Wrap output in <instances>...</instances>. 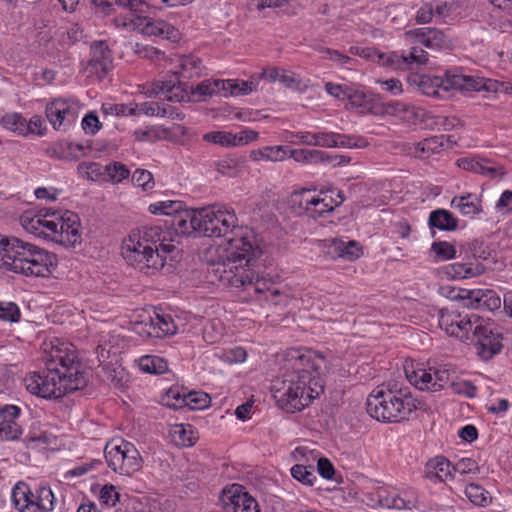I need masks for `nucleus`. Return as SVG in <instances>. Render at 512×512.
<instances>
[{
    "instance_id": "f257e3e1",
    "label": "nucleus",
    "mask_w": 512,
    "mask_h": 512,
    "mask_svg": "<svg viewBox=\"0 0 512 512\" xmlns=\"http://www.w3.org/2000/svg\"><path fill=\"white\" fill-rule=\"evenodd\" d=\"M34 395L44 399H58L68 393L86 388L89 373L70 350L55 336L38 332L34 337Z\"/></svg>"
},
{
    "instance_id": "f03ea898",
    "label": "nucleus",
    "mask_w": 512,
    "mask_h": 512,
    "mask_svg": "<svg viewBox=\"0 0 512 512\" xmlns=\"http://www.w3.org/2000/svg\"><path fill=\"white\" fill-rule=\"evenodd\" d=\"M287 370L272 386V396L277 406L287 413L300 412L324 392L321 378L325 357L308 348H291L286 353Z\"/></svg>"
},
{
    "instance_id": "7ed1b4c3",
    "label": "nucleus",
    "mask_w": 512,
    "mask_h": 512,
    "mask_svg": "<svg viewBox=\"0 0 512 512\" xmlns=\"http://www.w3.org/2000/svg\"><path fill=\"white\" fill-rule=\"evenodd\" d=\"M167 232L160 226L145 228L141 236H129L124 239L121 254L128 265L139 271L153 275L161 270L167 256L176 247L167 240Z\"/></svg>"
},
{
    "instance_id": "20e7f679",
    "label": "nucleus",
    "mask_w": 512,
    "mask_h": 512,
    "mask_svg": "<svg viewBox=\"0 0 512 512\" xmlns=\"http://www.w3.org/2000/svg\"><path fill=\"white\" fill-rule=\"evenodd\" d=\"M367 413L383 423H400L409 420L417 410L428 411L426 402L414 397L408 388L377 387L366 401Z\"/></svg>"
},
{
    "instance_id": "39448f33",
    "label": "nucleus",
    "mask_w": 512,
    "mask_h": 512,
    "mask_svg": "<svg viewBox=\"0 0 512 512\" xmlns=\"http://www.w3.org/2000/svg\"><path fill=\"white\" fill-rule=\"evenodd\" d=\"M228 243L224 251L221 261L212 263L210 273L215 279L224 285V275L241 274L239 270H248L256 267L258 257L262 254L261 249L254 244L252 237L243 232L240 227L239 231H235L226 238Z\"/></svg>"
},
{
    "instance_id": "423d86ee",
    "label": "nucleus",
    "mask_w": 512,
    "mask_h": 512,
    "mask_svg": "<svg viewBox=\"0 0 512 512\" xmlns=\"http://www.w3.org/2000/svg\"><path fill=\"white\" fill-rule=\"evenodd\" d=\"M200 233L205 237H225L240 230L234 210L226 205L214 204L199 209Z\"/></svg>"
},
{
    "instance_id": "0eeeda50",
    "label": "nucleus",
    "mask_w": 512,
    "mask_h": 512,
    "mask_svg": "<svg viewBox=\"0 0 512 512\" xmlns=\"http://www.w3.org/2000/svg\"><path fill=\"white\" fill-rule=\"evenodd\" d=\"M0 267L15 273L29 276L32 274V245L13 238H0Z\"/></svg>"
},
{
    "instance_id": "6e6552de",
    "label": "nucleus",
    "mask_w": 512,
    "mask_h": 512,
    "mask_svg": "<svg viewBox=\"0 0 512 512\" xmlns=\"http://www.w3.org/2000/svg\"><path fill=\"white\" fill-rule=\"evenodd\" d=\"M107 465L116 473L131 475L142 467V458L135 445L126 440L108 443L104 450Z\"/></svg>"
},
{
    "instance_id": "1a4fd4ad",
    "label": "nucleus",
    "mask_w": 512,
    "mask_h": 512,
    "mask_svg": "<svg viewBox=\"0 0 512 512\" xmlns=\"http://www.w3.org/2000/svg\"><path fill=\"white\" fill-rule=\"evenodd\" d=\"M241 274H228L224 275V285L235 288H243L244 290H253L257 294H264V298L274 304H278L275 298L280 296V291L272 287V284L266 279L259 277L255 267L248 270H239Z\"/></svg>"
},
{
    "instance_id": "9d476101",
    "label": "nucleus",
    "mask_w": 512,
    "mask_h": 512,
    "mask_svg": "<svg viewBox=\"0 0 512 512\" xmlns=\"http://www.w3.org/2000/svg\"><path fill=\"white\" fill-rule=\"evenodd\" d=\"M503 335L494 322L481 317V322L475 326L471 342L475 344L477 353L483 360H490L499 354L503 348Z\"/></svg>"
},
{
    "instance_id": "9b49d317",
    "label": "nucleus",
    "mask_w": 512,
    "mask_h": 512,
    "mask_svg": "<svg viewBox=\"0 0 512 512\" xmlns=\"http://www.w3.org/2000/svg\"><path fill=\"white\" fill-rule=\"evenodd\" d=\"M458 77L462 78V71L455 69L447 70L444 77L417 75L412 81L423 95L443 98V93L451 90L462 92V83L457 80Z\"/></svg>"
},
{
    "instance_id": "f8f14e48",
    "label": "nucleus",
    "mask_w": 512,
    "mask_h": 512,
    "mask_svg": "<svg viewBox=\"0 0 512 512\" xmlns=\"http://www.w3.org/2000/svg\"><path fill=\"white\" fill-rule=\"evenodd\" d=\"M481 322V317L475 313L462 314L460 312H449L447 309L440 310L439 326L452 337L461 341L471 340L473 330Z\"/></svg>"
},
{
    "instance_id": "ddd939ff",
    "label": "nucleus",
    "mask_w": 512,
    "mask_h": 512,
    "mask_svg": "<svg viewBox=\"0 0 512 512\" xmlns=\"http://www.w3.org/2000/svg\"><path fill=\"white\" fill-rule=\"evenodd\" d=\"M408 381L419 390L437 392L444 388L450 381L449 370L442 367L417 368L405 370Z\"/></svg>"
},
{
    "instance_id": "4468645a",
    "label": "nucleus",
    "mask_w": 512,
    "mask_h": 512,
    "mask_svg": "<svg viewBox=\"0 0 512 512\" xmlns=\"http://www.w3.org/2000/svg\"><path fill=\"white\" fill-rule=\"evenodd\" d=\"M222 501L226 512H260L257 501L240 484L225 488Z\"/></svg>"
},
{
    "instance_id": "2eb2a0df",
    "label": "nucleus",
    "mask_w": 512,
    "mask_h": 512,
    "mask_svg": "<svg viewBox=\"0 0 512 512\" xmlns=\"http://www.w3.org/2000/svg\"><path fill=\"white\" fill-rule=\"evenodd\" d=\"M46 117L56 130L66 131L77 119V109L67 100L55 99L46 106Z\"/></svg>"
},
{
    "instance_id": "dca6fc26",
    "label": "nucleus",
    "mask_w": 512,
    "mask_h": 512,
    "mask_svg": "<svg viewBox=\"0 0 512 512\" xmlns=\"http://www.w3.org/2000/svg\"><path fill=\"white\" fill-rule=\"evenodd\" d=\"M58 220L57 244L66 248L75 247L81 242V220L77 213L66 210L60 213Z\"/></svg>"
},
{
    "instance_id": "f3484780",
    "label": "nucleus",
    "mask_w": 512,
    "mask_h": 512,
    "mask_svg": "<svg viewBox=\"0 0 512 512\" xmlns=\"http://www.w3.org/2000/svg\"><path fill=\"white\" fill-rule=\"evenodd\" d=\"M59 215L60 212L52 208L38 209L34 205V219L37 218L36 224H34V237L57 243Z\"/></svg>"
},
{
    "instance_id": "a211bd4d",
    "label": "nucleus",
    "mask_w": 512,
    "mask_h": 512,
    "mask_svg": "<svg viewBox=\"0 0 512 512\" xmlns=\"http://www.w3.org/2000/svg\"><path fill=\"white\" fill-rule=\"evenodd\" d=\"M111 52L105 41H95L91 45V58L88 61L87 70L95 74L99 80L103 79L111 64Z\"/></svg>"
},
{
    "instance_id": "6ab92c4d",
    "label": "nucleus",
    "mask_w": 512,
    "mask_h": 512,
    "mask_svg": "<svg viewBox=\"0 0 512 512\" xmlns=\"http://www.w3.org/2000/svg\"><path fill=\"white\" fill-rule=\"evenodd\" d=\"M199 209H187L182 206L171 218L170 225L179 235H190L193 232H200Z\"/></svg>"
},
{
    "instance_id": "aec40b11",
    "label": "nucleus",
    "mask_w": 512,
    "mask_h": 512,
    "mask_svg": "<svg viewBox=\"0 0 512 512\" xmlns=\"http://www.w3.org/2000/svg\"><path fill=\"white\" fill-rule=\"evenodd\" d=\"M137 18L143 20L141 31L145 35L158 36L172 41H177L180 38L179 30L164 20H154L140 13L137 14Z\"/></svg>"
},
{
    "instance_id": "412c9836",
    "label": "nucleus",
    "mask_w": 512,
    "mask_h": 512,
    "mask_svg": "<svg viewBox=\"0 0 512 512\" xmlns=\"http://www.w3.org/2000/svg\"><path fill=\"white\" fill-rule=\"evenodd\" d=\"M20 411V408L15 405L0 407V439L14 440L22 434L21 426L15 422Z\"/></svg>"
},
{
    "instance_id": "4be33fe9",
    "label": "nucleus",
    "mask_w": 512,
    "mask_h": 512,
    "mask_svg": "<svg viewBox=\"0 0 512 512\" xmlns=\"http://www.w3.org/2000/svg\"><path fill=\"white\" fill-rule=\"evenodd\" d=\"M424 477L434 484L454 479L451 462L444 456L429 459L425 465Z\"/></svg>"
},
{
    "instance_id": "5701e85b",
    "label": "nucleus",
    "mask_w": 512,
    "mask_h": 512,
    "mask_svg": "<svg viewBox=\"0 0 512 512\" xmlns=\"http://www.w3.org/2000/svg\"><path fill=\"white\" fill-rule=\"evenodd\" d=\"M352 108L359 109L361 113L381 114L383 106L379 103L380 99L372 94L351 87L348 99Z\"/></svg>"
},
{
    "instance_id": "b1692460",
    "label": "nucleus",
    "mask_w": 512,
    "mask_h": 512,
    "mask_svg": "<svg viewBox=\"0 0 512 512\" xmlns=\"http://www.w3.org/2000/svg\"><path fill=\"white\" fill-rule=\"evenodd\" d=\"M409 34L414 37L415 42L423 44L431 50H439L447 47L449 44V39L445 33L433 27L414 29Z\"/></svg>"
},
{
    "instance_id": "393cba45",
    "label": "nucleus",
    "mask_w": 512,
    "mask_h": 512,
    "mask_svg": "<svg viewBox=\"0 0 512 512\" xmlns=\"http://www.w3.org/2000/svg\"><path fill=\"white\" fill-rule=\"evenodd\" d=\"M502 300L498 293L491 289L470 290L467 308L495 311L501 307Z\"/></svg>"
},
{
    "instance_id": "a878e982",
    "label": "nucleus",
    "mask_w": 512,
    "mask_h": 512,
    "mask_svg": "<svg viewBox=\"0 0 512 512\" xmlns=\"http://www.w3.org/2000/svg\"><path fill=\"white\" fill-rule=\"evenodd\" d=\"M176 331L177 326L171 315L155 313V317L150 318V323L148 324L149 336L164 338L174 335Z\"/></svg>"
},
{
    "instance_id": "bb28decb",
    "label": "nucleus",
    "mask_w": 512,
    "mask_h": 512,
    "mask_svg": "<svg viewBox=\"0 0 512 512\" xmlns=\"http://www.w3.org/2000/svg\"><path fill=\"white\" fill-rule=\"evenodd\" d=\"M458 223V218L446 209H436L432 211L428 219V225L433 237L435 236L433 229L451 232L458 228Z\"/></svg>"
},
{
    "instance_id": "cd10ccee",
    "label": "nucleus",
    "mask_w": 512,
    "mask_h": 512,
    "mask_svg": "<svg viewBox=\"0 0 512 512\" xmlns=\"http://www.w3.org/2000/svg\"><path fill=\"white\" fill-rule=\"evenodd\" d=\"M462 83V92H472L485 90L488 92L499 93L501 81L494 79H486L479 76L466 75L462 73V78H457Z\"/></svg>"
},
{
    "instance_id": "c85d7f7f",
    "label": "nucleus",
    "mask_w": 512,
    "mask_h": 512,
    "mask_svg": "<svg viewBox=\"0 0 512 512\" xmlns=\"http://www.w3.org/2000/svg\"><path fill=\"white\" fill-rule=\"evenodd\" d=\"M57 266V257L34 245V277H48Z\"/></svg>"
},
{
    "instance_id": "c756f323",
    "label": "nucleus",
    "mask_w": 512,
    "mask_h": 512,
    "mask_svg": "<svg viewBox=\"0 0 512 512\" xmlns=\"http://www.w3.org/2000/svg\"><path fill=\"white\" fill-rule=\"evenodd\" d=\"M451 136L437 135L426 138L415 144L416 150L424 157L439 153L444 148H451L453 145Z\"/></svg>"
},
{
    "instance_id": "7c9ffc66",
    "label": "nucleus",
    "mask_w": 512,
    "mask_h": 512,
    "mask_svg": "<svg viewBox=\"0 0 512 512\" xmlns=\"http://www.w3.org/2000/svg\"><path fill=\"white\" fill-rule=\"evenodd\" d=\"M451 207L458 209L464 216H473L482 212L481 199L472 193L453 197Z\"/></svg>"
},
{
    "instance_id": "2f4dec72",
    "label": "nucleus",
    "mask_w": 512,
    "mask_h": 512,
    "mask_svg": "<svg viewBox=\"0 0 512 512\" xmlns=\"http://www.w3.org/2000/svg\"><path fill=\"white\" fill-rule=\"evenodd\" d=\"M170 437L176 446L191 447L198 440V433L190 424H175L170 430Z\"/></svg>"
},
{
    "instance_id": "473e14b6",
    "label": "nucleus",
    "mask_w": 512,
    "mask_h": 512,
    "mask_svg": "<svg viewBox=\"0 0 512 512\" xmlns=\"http://www.w3.org/2000/svg\"><path fill=\"white\" fill-rule=\"evenodd\" d=\"M485 272L482 264L454 263L445 267V274L452 279H467Z\"/></svg>"
},
{
    "instance_id": "72a5a7b5",
    "label": "nucleus",
    "mask_w": 512,
    "mask_h": 512,
    "mask_svg": "<svg viewBox=\"0 0 512 512\" xmlns=\"http://www.w3.org/2000/svg\"><path fill=\"white\" fill-rule=\"evenodd\" d=\"M2 126L17 135L25 136L32 131V120H27L20 113H7L1 119Z\"/></svg>"
},
{
    "instance_id": "f704fd0d",
    "label": "nucleus",
    "mask_w": 512,
    "mask_h": 512,
    "mask_svg": "<svg viewBox=\"0 0 512 512\" xmlns=\"http://www.w3.org/2000/svg\"><path fill=\"white\" fill-rule=\"evenodd\" d=\"M11 498L17 510L20 512H30L32 492L27 483L22 481L18 482L12 489Z\"/></svg>"
},
{
    "instance_id": "c9c22d12",
    "label": "nucleus",
    "mask_w": 512,
    "mask_h": 512,
    "mask_svg": "<svg viewBox=\"0 0 512 512\" xmlns=\"http://www.w3.org/2000/svg\"><path fill=\"white\" fill-rule=\"evenodd\" d=\"M423 47H425L423 44L415 42V45L410 47L407 54H402L406 61L403 63V68L401 70L416 69L428 64L429 55Z\"/></svg>"
},
{
    "instance_id": "e433bc0d",
    "label": "nucleus",
    "mask_w": 512,
    "mask_h": 512,
    "mask_svg": "<svg viewBox=\"0 0 512 512\" xmlns=\"http://www.w3.org/2000/svg\"><path fill=\"white\" fill-rule=\"evenodd\" d=\"M371 55H369V59L372 62H376L378 64H381L385 67H390L395 70L402 69L403 63H405L406 59L403 55L398 54L397 52H392L389 54H385L383 52H380L376 48L371 47L370 51Z\"/></svg>"
},
{
    "instance_id": "4c0bfd02",
    "label": "nucleus",
    "mask_w": 512,
    "mask_h": 512,
    "mask_svg": "<svg viewBox=\"0 0 512 512\" xmlns=\"http://www.w3.org/2000/svg\"><path fill=\"white\" fill-rule=\"evenodd\" d=\"M168 101L172 102H190L193 101V85L187 82L178 81L177 84L169 81Z\"/></svg>"
},
{
    "instance_id": "58836bf2",
    "label": "nucleus",
    "mask_w": 512,
    "mask_h": 512,
    "mask_svg": "<svg viewBox=\"0 0 512 512\" xmlns=\"http://www.w3.org/2000/svg\"><path fill=\"white\" fill-rule=\"evenodd\" d=\"M139 368L144 373L161 375L168 371V363L162 357L145 355L139 359Z\"/></svg>"
},
{
    "instance_id": "ea45409f",
    "label": "nucleus",
    "mask_w": 512,
    "mask_h": 512,
    "mask_svg": "<svg viewBox=\"0 0 512 512\" xmlns=\"http://www.w3.org/2000/svg\"><path fill=\"white\" fill-rule=\"evenodd\" d=\"M467 498L477 506L486 507L491 503L492 497L482 486L470 483L465 488Z\"/></svg>"
},
{
    "instance_id": "a19ab883",
    "label": "nucleus",
    "mask_w": 512,
    "mask_h": 512,
    "mask_svg": "<svg viewBox=\"0 0 512 512\" xmlns=\"http://www.w3.org/2000/svg\"><path fill=\"white\" fill-rule=\"evenodd\" d=\"M313 195L310 190L303 189L300 192H295L291 195V206L294 211L299 215L309 216Z\"/></svg>"
},
{
    "instance_id": "79ce46f5",
    "label": "nucleus",
    "mask_w": 512,
    "mask_h": 512,
    "mask_svg": "<svg viewBox=\"0 0 512 512\" xmlns=\"http://www.w3.org/2000/svg\"><path fill=\"white\" fill-rule=\"evenodd\" d=\"M55 497L50 487H40L37 490V499H34V507L39 512H51L54 508Z\"/></svg>"
},
{
    "instance_id": "37998d69",
    "label": "nucleus",
    "mask_w": 512,
    "mask_h": 512,
    "mask_svg": "<svg viewBox=\"0 0 512 512\" xmlns=\"http://www.w3.org/2000/svg\"><path fill=\"white\" fill-rule=\"evenodd\" d=\"M257 89V83L253 80L245 81L239 79H228V96L247 95Z\"/></svg>"
},
{
    "instance_id": "c03bdc74",
    "label": "nucleus",
    "mask_w": 512,
    "mask_h": 512,
    "mask_svg": "<svg viewBox=\"0 0 512 512\" xmlns=\"http://www.w3.org/2000/svg\"><path fill=\"white\" fill-rule=\"evenodd\" d=\"M183 202L182 201H160L156 203H152L149 205L148 210L150 213L155 215H168L173 217V215L182 209Z\"/></svg>"
},
{
    "instance_id": "a18cd8bd",
    "label": "nucleus",
    "mask_w": 512,
    "mask_h": 512,
    "mask_svg": "<svg viewBox=\"0 0 512 512\" xmlns=\"http://www.w3.org/2000/svg\"><path fill=\"white\" fill-rule=\"evenodd\" d=\"M203 140L226 148L235 147L234 133L229 131H211L205 133L203 135Z\"/></svg>"
},
{
    "instance_id": "49530a36",
    "label": "nucleus",
    "mask_w": 512,
    "mask_h": 512,
    "mask_svg": "<svg viewBox=\"0 0 512 512\" xmlns=\"http://www.w3.org/2000/svg\"><path fill=\"white\" fill-rule=\"evenodd\" d=\"M291 475L295 480L307 486H313L317 480L313 467L302 464H295L291 468Z\"/></svg>"
},
{
    "instance_id": "de8ad7c7",
    "label": "nucleus",
    "mask_w": 512,
    "mask_h": 512,
    "mask_svg": "<svg viewBox=\"0 0 512 512\" xmlns=\"http://www.w3.org/2000/svg\"><path fill=\"white\" fill-rule=\"evenodd\" d=\"M130 175V171L126 165L121 162H113L106 165V178L105 181L111 183H120L124 179H127Z\"/></svg>"
},
{
    "instance_id": "09e8293b",
    "label": "nucleus",
    "mask_w": 512,
    "mask_h": 512,
    "mask_svg": "<svg viewBox=\"0 0 512 512\" xmlns=\"http://www.w3.org/2000/svg\"><path fill=\"white\" fill-rule=\"evenodd\" d=\"M201 59L194 55L183 56L180 61L182 76L192 78L201 74Z\"/></svg>"
},
{
    "instance_id": "8fccbe9b",
    "label": "nucleus",
    "mask_w": 512,
    "mask_h": 512,
    "mask_svg": "<svg viewBox=\"0 0 512 512\" xmlns=\"http://www.w3.org/2000/svg\"><path fill=\"white\" fill-rule=\"evenodd\" d=\"M318 196L327 204V206H331V212H333L336 207H339L346 199L343 191L335 187H329L326 190H321Z\"/></svg>"
},
{
    "instance_id": "3c124183",
    "label": "nucleus",
    "mask_w": 512,
    "mask_h": 512,
    "mask_svg": "<svg viewBox=\"0 0 512 512\" xmlns=\"http://www.w3.org/2000/svg\"><path fill=\"white\" fill-rule=\"evenodd\" d=\"M491 163V160L487 158H477V157H462L457 159L456 165L465 170L470 171L476 174H480L483 172V165Z\"/></svg>"
},
{
    "instance_id": "603ef678",
    "label": "nucleus",
    "mask_w": 512,
    "mask_h": 512,
    "mask_svg": "<svg viewBox=\"0 0 512 512\" xmlns=\"http://www.w3.org/2000/svg\"><path fill=\"white\" fill-rule=\"evenodd\" d=\"M480 472V468L478 463L472 458H461L455 464H452V473L454 478L459 476H464L466 474H478Z\"/></svg>"
},
{
    "instance_id": "864d4df0",
    "label": "nucleus",
    "mask_w": 512,
    "mask_h": 512,
    "mask_svg": "<svg viewBox=\"0 0 512 512\" xmlns=\"http://www.w3.org/2000/svg\"><path fill=\"white\" fill-rule=\"evenodd\" d=\"M342 240L337 238L325 239L322 240L319 244V248L321 252L330 259H338L341 258L342 250Z\"/></svg>"
},
{
    "instance_id": "5fc2aeb1",
    "label": "nucleus",
    "mask_w": 512,
    "mask_h": 512,
    "mask_svg": "<svg viewBox=\"0 0 512 512\" xmlns=\"http://www.w3.org/2000/svg\"><path fill=\"white\" fill-rule=\"evenodd\" d=\"M79 171L85 173L93 181L106 178V165L103 166L97 162H83L79 165Z\"/></svg>"
},
{
    "instance_id": "6e6d98bb",
    "label": "nucleus",
    "mask_w": 512,
    "mask_h": 512,
    "mask_svg": "<svg viewBox=\"0 0 512 512\" xmlns=\"http://www.w3.org/2000/svg\"><path fill=\"white\" fill-rule=\"evenodd\" d=\"M186 394L183 388H170L166 393V406L173 409L185 408Z\"/></svg>"
},
{
    "instance_id": "4d7b16f0",
    "label": "nucleus",
    "mask_w": 512,
    "mask_h": 512,
    "mask_svg": "<svg viewBox=\"0 0 512 512\" xmlns=\"http://www.w3.org/2000/svg\"><path fill=\"white\" fill-rule=\"evenodd\" d=\"M334 142L333 147L364 148L368 145L364 137H355L340 133L334 134Z\"/></svg>"
},
{
    "instance_id": "13d9d810",
    "label": "nucleus",
    "mask_w": 512,
    "mask_h": 512,
    "mask_svg": "<svg viewBox=\"0 0 512 512\" xmlns=\"http://www.w3.org/2000/svg\"><path fill=\"white\" fill-rule=\"evenodd\" d=\"M210 397L204 392H187L186 404L189 410H202L209 406Z\"/></svg>"
},
{
    "instance_id": "bf43d9fd",
    "label": "nucleus",
    "mask_w": 512,
    "mask_h": 512,
    "mask_svg": "<svg viewBox=\"0 0 512 512\" xmlns=\"http://www.w3.org/2000/svg\"><path fill=\"white\" fill-rule=\"evenodd\" d=\"M431 251L434 252L439 260H451L456 256L455 246L447 241H435L431 245Z\"/></svg>"
},
{
    "instance_id": "052dcab7",
    "label": "nucleus",
    "mask_w": 512,
    "mask_h": 512,
    "mask_svg": "<svg viewBox=\"0 0 512 512\" xmlns=\"http://www.w3.org/2000/svg\"><path fill=\"white\" fill-rule=\"evenodd\" d=\"M132 182L141 187L144 191L153 189L155 182L153 175L150 171L145 169H137L132 175Z\"/></svg>"
},
{
    "instance_id": "680f3d73",
    "label": "nucleus",
    "mask_w": 512,
    "mask_h": 512,
    "mask_svg": "<svg viewBox=\"0 0 512 512\" xmlns=\"http://www.w3.org/2000/svg\"><path fill=\"white\" fill-rule=\"evenodd\" d=\"M468 246L475 259L488 260L491 256L492 250L483 240L475 239Z\"/></svg>"
},
{
    "instance_id": "e2e57ef3",
    "label": "nucleus",
    "mask_w": 512,
    "mask_h": 512,
    "mask_svg": "<svg viewBox=\"0 0 512 512\" xmlns=\"http://www.w3.org/2000/svg\"><path fill=\"white\" fill-rule=\"evenodd\" d=\"M120 494L116 491V487L112 484H105L99 492V499L102 504L114 507L119 501Z\"/></svg>"
},
{
    "instance_id": "0e129e2a",
    "label": "nucleus",
    "mask_w": 512,
    "mask_h": 512,
    "mask_svg": "<svg viewBox=\"0 0 512 512\" xmlns=\"http://www.w3.org/2000/svg\"><path fill=\"white\" fill-rule=\"evenodd\" d=\"M263 77L271 82L280 81L287 87H291L295 82L294 78L290 74H287L284 70L278 68H271L267 71H264Z\"/></svg>"
},
{
    "instance_id": "69168bd1",
    "label": "nucleus",
    "mask_w": 512,
    "mask_h": 512,
    "mask_svg": "<svg viewBox=\"0 0 512 512\" xmlns=\"http://www.w3.org/2000/svg\"><path fill=\"white\" fill-rule=\"evenodd\" d=\"M0 319L17 322L20 319V310L13 302H0Z\"/></svg>"
},
{
    "instance_id": "338daca9",
    "label": "nucleus",
    "mask_w": 512,
    "mask_h": 512,
    "mask_svg": "<svg viewBox=\"0 0 512 512\" xmlns=\"http://www.w3.org/2000/svg\"><path fill=\"white\" fill-rule=\"evenodd\" d=\"M327 213H331V206H327L318 195H313L308 217L318 219L324 217Z\"/></svg>"
},
{
    "instance_id": "774afa93",
    "label": "nucleus",
    "mask_w": 512,
    "mask_h": 512,
    "mask_svg": "<svg viewBox=\"0 0 512 512\" xmlns=\"http://www.w3.org/2000/svg\"><path fill=\"white\" fill-rule=\"evenodd\" d=\"M215 165L219 173L229 177L235 176L238 172V162L235 158H223L218 160Z\"/></svg>"
}]
</instances>
